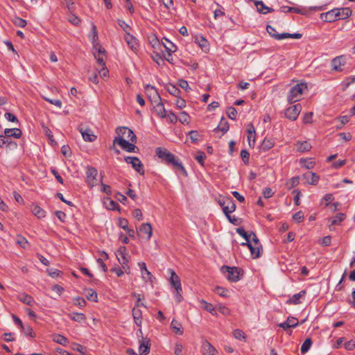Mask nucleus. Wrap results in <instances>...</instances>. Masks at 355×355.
Masks as SVG:
<instances>
[{"label":"nucleus","mask_w":355,"mask_h":355,"mask_svg":"<svg viewBox=\"0 0 355 355\" xmlns=\"http://www.w3.org/2000/svg\"><path fill=\"white\" fill-rule=\"evenodd\" d=\"M156 153L157 155L166 163L171 164L174 168L180 171L184 175L187 176V171L184 168L182 162L175 157V155L170 153L166 148H157Z\"/></svg>","instance_id":"1"},{"label":"nucleus","mask_w":355,"mask_h":355,"mask_svg":"<svg viewBox=\"0 0 355 355\" xmlns=\"http://www.w3.org/2000/svg\"><path fill=\"white\" fill-rule=\"evenodd\" d=\"M307 89V85L304 83H298L292 87L287 94V101L290 104L299 101L303 93Z\"/></svg>","instance_id":"2"},{"label":"nucleus","mask_w":355,"mask_h":355,"mask_svg":"<svg viewBox=\"0 0 355 355\" xmlns=\"http://www.w3.org/2000/svg\"><path fill=\"white\" fill-rule=\"evenodd\" d=\"M241 245L248 246L250 250L251 256L253 259H257L261 255L262 250L261 244L254 233H252V238L249 243H242Z\"/></svg>","instance_id":"3"},{"label":"nucleus","mask_w":355,"mask_h":355,"mask_svg":"<svg viewBox=\"0 0 355 355\" xmlns=\"http://www.w3.org/2000/svg\"><path fill=\"white\" fill-rule=\"evenodd\" d=\"M221 272L230 282H236L241 279V270L237 267H230L224 266L221 268Z\"/></svg>","instance_id":"4"},{"label":"nucleus","mask_w":355,"mask_h":355,"mask_svg":"<svg viewBox=\"0 0 355 355\" xmlns=\"http://www.w3.org/2000/svg\"><path fill=\"white\" fill-rule=\"evenodd\" d=\"M117 134L116 137H121L125 138L128 141H130L132 143L136 142V135L134 132L127 127H119L116 130Z\"/></svg>","instance_id":"5"},{"label":"nucleus","mask_w":355,"mask_h":355,"mask_svg":"<svg viewBox=\"0 0 355 355\" xmlns=\"http://www.w3.org/2000/svg\"><path fill=\"white\" fill-rule=\"evenodd\" d=\"M114 143L117 144L123 150L128 153H135L137 148L132 142L130 143L125 138L121 137H116L114 139Z\"/></svg>","instance_id":"6"},{"label":"nucleus","mask_w":355,"mask_h":355,"mask_svg":"<svg viewBox=\"0 0 355 355\" xmlns=\"http://www.w3.org/2000/svg\"><path fill=\"white\" fill-rule=\"evenodd\" d=\"M302 110L300 104H295L294 105L288 107L285 112V116L287 119L291 121H295Z\"/></svg>","instance_id":"7"},{"label":"nucleus","mask_w":355,"mask_h":355,"mask_svg":"<svg viewBox=\"0 0 355 355\" xmlns=\"http://www.w3.org/2000/svg\"><path fill=\"white\" fill-rule=\"evenodd\" d=\"M124 159L128 164H130L132 168L139 173L141 175L144 173V170L142 168L143 165L138 157L128 156Z\"/></svg>","instance_id":"8"},{"label":"nucleus","mask_w":355,"mask_h":355,"mask_svg":"<svg viewBox=\"0 0 355 355\" xmlns=\"http://www.w3.org/2000/svg\"><path fill=\"white\" fill-rule=\"evenodd\" d=\"M98 174L97 170L94 167H88L86 171L87 182L90 187H94L96 184L95 180Z\"/></svg>","instance_id":"9"},{"label":"nucleus","mask_w":355,"mask_h":355,"mask_svg":"<svg viewBox=\"0 0 355 355\" xmlns=\"http://www.w3.org/2000/svg\"><path fill=\"white\" fill-rule=\"evenodd\" d=\"M116 257L123 268H125V265L128 264V258L130 257L129 254L126 252L125 247H121L117 250Z\"/></svg>","instance_id":"10"},{"label":"nucleus","mask_w":355,"mask_h":355,"mask_svg":"<svg viewBox=\"0 0 355 355\" xmlns=\"http://www.w3.org/2000/svg\"><path fill=\"white\" fill-rule=\"evenodd\" d=\"M202 350L203 355H218L216 349L207 340L202 343Z\"/></svg>","instance_id":"11"},{"label":"nucleus","mask_w":355,"mask_h":355,"mask_svg":"<svg viewBox=\"0 0 355 355\" xmlns=\"http://www.w3.org/2000/svg\"><path fill=\"white\" fill-rule=\"evenodd\" d=\"M171 277L169 282L175 290H182L180 279L175 272L171 269L169 270Z\"/></svg>","instance_id":"12"},{"label":"nucleus","mask_w":355,"mask_h":355,"mask_svg":"<svg viewBox=\"0 0 355 355\" xmlns=\"http://www.w3.org/2000/svg\"><path fill=\"white\" fill-rule=\"evenodd\" d=\"M94 49L96 51L94 52V57L96 59L98 63L101 67H105V63L104 62V57H105V49L100 46L98 47L95 46Z\"/></svg>","instance_id":"13"},{"label":"nucleus","mask_w":355,"mask_h":355,"mask_svg":"<svg viewBox=\"0 0 355 355\" xmlns=\"http://www.w3.org/2000/svg\"><path fill=\"white\" fill-rule=\"evenodd\" d=\"M125 42H127L129 47L135 52H136L139 49V43L136 37H135L132 35L127 33L125 36Z\"/></svg>","instance_id":"14"},{"label":"nucleus","mask_w":355,"mask_h":355,"mask_svg":"<svg viewBox=\"0 0 355 355\" xmlns=\"http://www.w3.org/2000/svg\"><path fill=\"white\" fill-rule=\"evenodd\" d=\"M337 20L339 19H345L348 18L352 13V10L351 8H336Z\"/></svg>","instance_id":"15"},{"label":"nucleus","mask_w":355,"mask_h":355,"mask_svg":"<svg viewBox=\"0 0 355 355\" xmlns=\"http://www.w3.org/2000/svg\"><path fill=\"white\" fill-rule=\"evenodd\" d=\"M345 64V58L343 56H338L331 61V67L337 71H343V66Z\"/></svg>","instance_id":"16"},{"label":"nucleus","mask_w":355,"mask_h":355,"mask_svg":"<svg viewBox=\"0 0 355 355\" xmlns=\"http://www.w3.org/2000/svg\"><path fill=\"white\" fill-rule=\"evenodd\" d=\"M336 8L320 15V19L327 22H333L337 20Z\"/></svg>","instance_id":"17"},{"label":"nucleus","mask_w":355,"mask_h":355,"mask_svg":"<svg viewBox=\"0 0 355 355\" xmlns=\"http://www.w3.org/2000/svg\"><path fill=\"white\" fill-rule=\"evenodd\" d=\"M298 325V320L294 317H288L287 320L279 324V327H282L284 330H286L291 327H296Z\"/></svg>","instance_id":"18"},{"label":"nucleus","mask_w":355,"mask_h":355,"mask_svg":"<svg viewBox=\"0 0 355 355\" xmlns=\"http://www.w3.org/2000/svg\"><path fill=\"white\" fill-rule=\"evenodd\" d=\"M80 132L83 139L86 141H94L96 139V136L94 135L90 129L81 128Z\"/></svg>","instance_id":"19"},{"label":"nucleus","mask_w":355,"mask_h":355,"mask_svg":"<svg viewBox=\"0 0 355 355\" xmlns=\"http://www.w3.org/2000/svg\"><path fill=\"white\" fill-rule=\"evenodd\" d=\"M4 135L8 139L11 137L19 139L22 135V132L19 128H6L4 130Z\"/></svg>","instance_id":"20"},{"label":"nucleus","mask_w":355,"mask_h":355,"mask_svg":"<svg viewBox=\"0 0 355 355\" xmlns=\"http://www.w3.org/2000/svg\"><path fill=\"white\" fill-rule=\"evenodd\" d=\"M303 179L306 180V182L309 184H316L318 182L319 177L311 171H308L303 175Z\"/></svg>","instance_id":"21"},{"label":"nucleus","mask_w":355,"mask_h":355,"mask_svg":"<svg viewBox=\"0 0 355 355\" xmlns=\"http://www.w3.org/2000/svg\"><path fill=\"white\" fill-rule=\"evenodd\" d=\"M282 10L284 12H295L303 15H306L308 13L307 9L300 7L284 6L282 7Z\"/></svg>","instance_id":"22"},{"label":"nucleus","mask_w":355,"mask_h":355,"mask_svg":"<svg viewBox=\"0 0 355 355\" xmlns=\"http://www.w3.org/2000/svg\"><path fill=\"white\" fill-rule=\"evenodd\" d=\"M225 200L226 203L223 211L225 214V215H227L235 211L236 204L234 202V200L230 198H227Z\"/></svg>","instance_id":"23"},{"label":"nucleus","mask_w":355,"mask_h":355,"mask_svg":"<svg viewBox=\"0 0 355 355\" xmlns=\"http://www.w3.org/2000/svg\"><path fill=\"white\" fill-rule=\"evenodd\" d=\"M296 150L300 153L309 151L311 149V145L306 141H297L295 144Z\"/></svg>","instance_id":"24"},{"label":"nucleus","mask_w":355,"mask_h":355,"mask_svg":"<svg viewBox=\"0 0 355 355\" xmlns=\"http://www.w3.org/2000/svg\"><path fill=\"white\" fill-rule=\"evenodd\" d=\"M306 294V291L305 290H302L300 293L293 295L289 300H288L287 303L289 304H298L300 303V299L304 297Z\"/></svg>","instance_id":"25"},{"label":"nucleus","mask_w":355,"mask_h":355,"mask_svg":"<svg viewBox=\"0 0 355 355\" xmlns=\"http://www.w3.org/2000/svg\"><path fill=\"white\" fill-rule=\"evenodd\" d=\"M254 5L257 7V11L260 13L266 14L273 11V9L266 6L262 1H255Z\"/></svg>","instance_id":"26"},{"label":"nucleus","mask_w":355,"mask_h":355,"mask_svg":"<svg viewBox=\"0 0 355 355\" xmlns=\"http://www.w3.org/2000/svg\"><path fill=\"white\" fill-rule=\"evenodd\" d=\"M138 266L139 267L141 272L142 278L145 280H150L153 277L152 274L148 270L146 263L144 262H139Z\"/></svg>","instance_id":"27"},{"label":"nucleus","mask_w":355,"mask_h":355,"mask_svg":"<svg viewBox=\"0 0 355 355\" xmlns=\"http://www.w3.org/2000/svg\"><path fill=\"white\" fill-rule=\"evenodd\" d=\"M150 340H142L139 347V355H147L150 352Z\"/></svg>","instance_id":"28"},{"label":"nucleus","mask_w":355,"mask_h":355,"mask_svg":"<svg viewBox=\"0 0 355 355\" xmlns=\"http://www.w3.org/2000/svg\"><path fill=\"white\" fill-rule=\"evenodd\" d=\"M132 317H133V319H134V321H135V324L138 327H141V322H142V319H141L142 313H141V311L139 308L134 307L132 309Z\"/></svg>","instance_id":"29"},{"label":"nucleus","mask_w":355,"mask_h":355,"mask_svg":"<svg viewBox=\"0 0 355 355\" xmlns=\"http://www.w3.org/2000/svg\"><path fill=\"white\" fill-rule=\"evenodd\" d=\"M139 232L147 235V239H150L152 236V227L150 223H143L139 227Z\"/></svg>","instance_id":"30"},{"label":"nucleus","mask_w":355,"mask_h":355,"mask_svg":"<svg viewBox=\"0 0 355 355\" xmlns=\"http://www.w3.org/2000/svg\"><path fill=\"white\" fill-rule=\"evenodd\" d=\"M154 109L155 112L160 118L164 119L166 116V110L161 100L154 106Z\"/></svg>","instance_id":"31"},{"label":"nucleus","mask_w":355,"mask_h":355,"mask_svg":"<svg viewBox=\"0 0 355 355\" xmlns=\"http://www.w3.org/2000/svg\"><path fill=\"white\" fill-rule=\"evenodd\" d=\"M31 211L35 216H37L40 219L43 218L46 216V211L37 205H33L31 207Z\"/></svg>","instance_id":"32"},{"label":"nucleus","mask_w":355,"mask_h":355,"mask_svg":"<svg viewBox=\"0 0 355 355\" xmlns=\"http://www.w3.org/2000/svg\"><path fill=\"white\" fill-rule=\"evenodd\" d=\"M195 42L202 49V51L207 52L209 51L208 41L202 36L197 37Z\"/></svg>","instance_id":"33"},{"label":"nucleus","mask_w":355,"mask_h":355,"mask_svg":"<svg viewBox=\"0 0 355 355\" xmlns=\"http://www.w3.org/2000/svg\"><path fill=\"white\" fill-rule=\"evenodd\" d=\"M145 89L150 98L161 100V98L155 87L147 85Z\"/></svg>","instance_id":"34"},{"label":"nucleus","mask_w":355,"mask_h":355,"mask_svg":"<svg viewBox=\"0 0 355 355\" xmlns=\"http://www.w3.org/2000/svg\"><path fill=\"white\" fill-rule=\"evenodd\" d=\"M200 303L203 305L202 307L207 312L210 313L213 315H217V311L216 310V306H214L211 303H209L204 300L200 301Z\"/></svg>","instance_id":"35"},{"label":"nucleus","mask_w":355,"mask_h":355,"mask_svg":"<svg viewBox=\"0 0 355 355\" xmlns=\"http://www.w3.org/2000/svg\"><path fill=\"white\" fill-rule=\"evenodd\" d=\"M18 299L21 302H23L28 306H33V304H35V300H34L33 297H31V295L25 294V293L19 295Z\"/></svg>","instance_id":"36"},{"label":"nucleus","mask_w":355,"mask_h":355,"mask_svg":"<svg viewBox=\"0 0 355 355\" xmlns=\"http://www.w3.org/2000/svg\"><path fill=\"white\" fill-rule=\"evenodd\" d=\"M236 231L240 236H241L243 238L245 239V243H248V242L249 243V241L252 238L253 232H251L250 234H248L243 227H239L236 229Z\"/></svg>","instance_id":"37"},{"label":"nucleus","mask_w":355,"mask_h":355,"mask_svg":"<svg viewBox=\"0 0 355 355\" xmlns=\"http://www.w3.org/2000/svg\"><path fill=\"white\" fill-rule=\"evenodd\" d=\"M300 163L302 167L307 168V169L313 168L314 166V162L312 161L311 158H309V159L302 158L300 160Z\"/></svg>","instance_id":"38"},{"label":"nucleus","mask_w":355,"mask_h":355,"mask_svg":"<svg viewBox=\"0 0 355 355\" xmlns=\"http://www.w3.org/2000/svg\"><path fill=\"white\" fill-rule=\"evenodd\" d=\"M171 328L175 331V334L178 335L183 334V329L181 324H180L178 321L173 320L171 324Z\"/></svg>","instance_id":"39"},{"label":"nucleus","mask_w":355,"mask_h":355,"mask_svg":"<svg viewBox=\"0 0 355 355\" xmlns=\"http://www.w3.org/2000/svg\"><path fill=\"white\" fill-rule=\"evenodd\" d=\"M53 340L54 342L59 343L63 346H66L69 343L68 339L66 337L60 334L55 335L53 336Z\"/></svg>","instance_id":"40"},{"label":"nucleus","mask_w":355,"mask_h":355,"mask_svg":"<svg viewBox=\"0 0 355 355\" xmlns=\"http://www.w3.org/2000/svg\"><path fill=\"white\" fill-rule=\"evenodd\" d=\"M311 345H312V340L311 338H306L304 343H302V346H301V352L302 354H305L306 353L309 349L311 348Z\"/></svg>","instance_id":"41"},{"label":"nucleus","mask_w":355,"mask_h":355,"mask_svg":"<svg viewBox=\"0 0 355 355\" xmlns=\"http://www.w3.org/2000/svg\"><path fill=\"white\" fill-rule=\"evenodd\" d=\"M266 31L268 33V34L271 37H274L275 39H276L277 40H283V38H279V37H280L281 34H278L277 33L275 28L274 27H272V26L268 25L266 26Z\"/></svg>","instance_id":"42"},{"label":"nucleus","mask_w":355,"mask_h":355,"mask_svg":"<svg viewBox=\"0 0 355 355\" xmlns=\"http://www.w3.org/2000/svg\"><path fill=\"white\" fill-rule=\"evenodd\" d=\"M217 130H220L223 134L227 132L229 130L228 122L222 118L217 127Z\"/></svg>","instance_id":"43"},{"label":"nucleus","mask_w":355,"mask_h":355,"mask_svg":"<svg viewBox=\"0 0 355 355\" xmlns=\"http://www.w3.org/2000/svg\"><path fill=\"white\" fill-rule=\"evenodd\" d=\"M178 121L182 124H189L190 116L186 112H181L178 116Z\"/></svg>","instance_id":"44"},{"label":"nucleus","mask_w":355,"mask_h":355,"mask_svg":"<svg viewBox=\"0 0 355 355\" xmlns=\"http://www.w3.org/2000/svg\"><path fill=\"white\" fill-rule=\"evenodd\" d=\"M16 242L20 247L24 249L26 248L28 245L27 239L21 235H17L16 236Z\"/></svg>","instance_id":"45"},{"label":"nucleus","mask_w":355,"mask_h":355,"mask_svg":"<svg viewBox=\"0 0 355 355\" xmlns=\"http://www.w3.org/2000/svg\"><path fill=\"white\" fill-rule=\"evenodd\" d=\"M345 214L343 213L336 214L331 220V225H339L345 218Z\"/></svg>","instance_id":"46"},{"label":"nucleus","mask_w":355,"mask_h":355,"mask_svg":"<svg viewBox=\"0 0 355 355\" xmlns=\"http://www.w3.org/2000/svg\"><path fill=\"white\" fill-rule=\"evenodd\" d=\"M274 146V142L272 139H265L261 144V149L263 151H267L272 148Z\"/></svg>","instance_id":"47"},{"label":"nucleus","mask_w":355,"mask_h":355,"mask_svg":"<svg viewBox=\"0 0 355 355\" xmlns=\"http://www.w3.org/2000/svg\"><path fill=\"white\" fill-rule=\"evenodd\" d=\"M216 310L218 311L220 313L224 315H229L230 314V310L229 308L222 304H216Z\"/></svg>","instance_id":"48"},{"label":"nucleus","mask_w":355,"mask_h":355,"mask_svg":"<svg viewBox=\"0 0 355 355\" xmlns=\"http://www.w3.org/2000/svg\"><path fill=\"white\" fill-rule=\"evenodd\" d=\"M166 89L170 94L175 97H179L180 90L176 86L170 85L166 87Z\"/></svg>","instance_id":"49"},{"label":"nucleus","mask_w":355,"mask_h":355,"mask_svg":"<svg viewBox=\"0 0 355 355\" xmlns=\"http://www.w3.org/2000/svg\"><path fill=\"white\" fill-rule=\"evenodd\" d=\"M62 3L67 7L70 13L74 11L76 6L71 0H62Z\"/></svg>","instance_id":"50"},{"label":"nucleus","mask_w":355,"mask_h":355,"mask_svg":"<svg viewBox=\"0 0 355 355\" xmlns=\"http://www.w3.org/2000/svg\"><path fill=\"white\" fill-rule=\"evenodd\" d=\"M86 297H87V299L89 301L97 302V300H98L97 293L93 289H89L87 291Z\"/></svg>","instance_id":"51"},{"label":"nucleus","mask_w":355,"mask_h":355,"mask_svg":"<svg viewBox=\"0 0 355 355\" xmlns=\"http://www.w3.org/2000/svg\"><path fill=\"white\" fill-rule=\"evenodd\" d=\"M301 37H302V34H300V33L291 34V33H281L280 37H279V38H283V40L286 39V38L300 39Z\"/></svg>","instance_id":"52"},{"label":"nucleus","mask_w":355,"mask_h":355,"mask_svg":"<svg viewBox=\"0 0 355 355\" xmlns=\"http://www.w3.org/2000/svg\"><path fill=\"white\" fill-rule=\"evenodd\" d=\"M215 292H216V293H217L220 296L225 297H229L228 290H227L225 288H223V287H220V286H216L215 288Z\"/></svg>","instance_id":"53"},{"label":"nucleus","mask_w":355,"mask_h":355,"mask_svg":"<svg viewBox=\"0 0 355 355\" xmlns=\"http://www.w3.org/2000/svg\"><path fill=\"white\" fill-rule=\"evenodd\" d=\"M71 318L74 320V321H76V322H82L83 320H85V316L83 313H73L71 315Z\"/></svg>","instance_id":"54"},{"label":"nucleus","mask_w":355,"mask_h":355,"mask_svg":"<svg viewBox=\"0 0 355 355\" xmlns=\"http://www.w3.org/2000/svg\"><path fill=\"white\" fill-rule=\"evenodd\" d=\"M228 117L232 120H234L236 119V114H237V111L233 107H229L227 109V112H226Z\"/></svg>","instance_id":"55"},{"label":"nucleus","mask_w":355,"mask_h":355,"mask_svg":"<svg viewBox=\"0 0 355 355\" xmlns=\"http://www.w3.org/2000/svg\"><path fill=\"white\" fill-rule=\"evenodd\" d=\"M166 41L168 43V45L166 44H164V47L166 48V51L168 52V55H171V53L175 52L177 50V47L175 44H173L172 42H171L169 40H166Z\"/></svg>","instance_id":"56"},{"label":"nucleus","mask_w":355,"mask_h":355,"mask_svg":"<svg viewBox=\"0 0 355 355\" xmlns=\"http://www.w3.org/2000/svg\"><path fill=\"white\" fill-rule=\"evenodd\" d=\"M21 327L22 329V331H23L24 334L26 336H30L31 337H34L35 336V334H34V332H33V329H32L31 327L22 325V327Z\"/></svg>","instance_id":"57"},{"label":"nucleus","mask_w":355,"mask_h":355,"mask_svg":"<svg viewBox=\"0 0 355 355\" xmlns=\"http://www.w3.org/2000/svg\"><path fill=\"white\" fill-rule=\"evenodd\" d=\"M68 20L75 26H78L80 23V19L72 12L69 15Z\"/></svg>","instance_id":"58"},{"label":"nucleus","mask_w":355,"mask_h":355,"mask_svg":"<svg viewBox=\"0 0 355 355\" xmlns=\"http://www.w3.org/2000/svg\"><path fill=\"white\" fill-rule=\"evenodd\" d=\"M13 22L16 26L21 28L25 27L27 24L26 21L20 17H15Z\"/></svg>","instance_id":"59"},{"label":"nucleus","mask_w":355,"mask_h":355,"mask_svg":"<svg viewBox=\"0 0 355 355\" xmlns=\"http://www.w3.org/2000/svg\"><path fill=\"white\" fill-rule=\"evenodd\" d=\"M234 336L235 338L241 340H245V333L240 329H236L234 331Z\"/></svg>","instance_id":"60"},{"label":"nucleus","mask_w":355,"mask_h":355,"mask_svg":"<svg viewBox=\"0 0 355 355\" xmlns=\"http://www.w3.org/2000/svg\"><path fill=\"white\" fill-rule=\"evenodd\" d=\"M241 157L245 164H248L250 153L246 150H242L241 151Z\"/></svg>","instance_id":"61"},{"label":"nucleus","mask_w":355,"mask_h":355,"mask_svg":"<svg viewBox=\"0 0 355 355\" xmlns=\"http://www.w3.org/2000/svg\"><path fill=\"white\" fill-rule=\"evenodd\" d=\"M293 218L297 223H300L304 219L303 212L302 211L296 212L295 214H293Z\"/></svg>","instance_id":"62"},{"label":"nucleus","mask_w":355,"mask_h":355,"mask_svg":"<svg viewBox=\"0 0 355 355\" xmlns=\"http://www.w3.org/2000/svg\"><path fill=\"white\" fill-rule=\"evenodd\" d=\"M107 207L110 210H115L119 207V204L111 199H107Z\"/></svg>","instance_id":"63"},{"label":"nucleus","mask_w":355,"mask_h":355,"mask_svg":"<svg viewBox=\"0 0 355 355\" xmlns=\"http://www.w3.org/2000/svg\"><path fill=\"white\" fill-rule=\"evenodd\" d=\"M4 116L9 121L16 122V123L19 122L17 118L13 114L10 113V112H6L4 114Z\"/></svg>","instance_id":"64"}]
</instances>
